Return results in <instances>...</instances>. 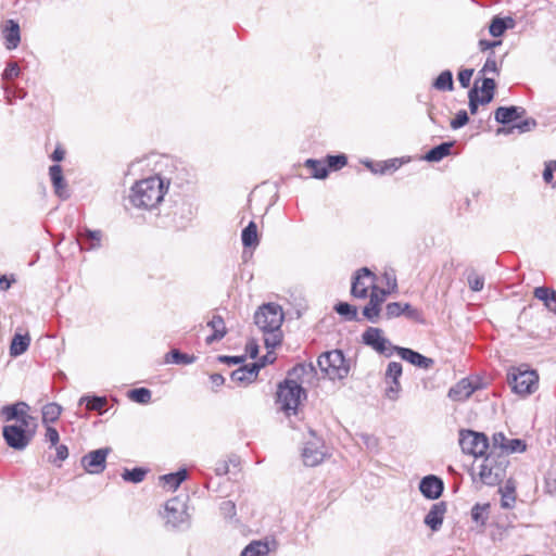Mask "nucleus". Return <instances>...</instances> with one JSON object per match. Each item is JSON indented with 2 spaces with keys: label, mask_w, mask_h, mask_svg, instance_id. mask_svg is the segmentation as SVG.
<instances>
[{
  "label": "nucleus",
  "mask_w": 556,
  "mask_h": 556,
  "mask_svg": "<svg viewBox=\"0 0 556 556\" xmlns=\"http://www.w3.org/2000/svg\"><path fill=\"white\" fill-rule=\"evenodd\" d=\"M403 372V366L399 362H390L386 370L387 381H400Z\"/></svg>",
  "instance_id": "obj_48"
},
{
  "label": "nucleus",
  "mask_w": 556,
  "mask_h": 556,
  "mask_svg": "<svg viewBox=\"0 0 556 556\" xmlns=\"http://www.w3.org/2000/svg\"><path fill=\"white\" fill-rule=\"evenodd\" d=\"M218 361L227 365H238L244 362V356L220 355L218 356Z\"/></svg>",
  "instance_id": "obj_64"
},
{
  "label": "nucleus",
  "mask_w": 556,
  "mask_h": 556,
  "mask_svg": "<svg viewBox=\"0 0 556 556\" xmlns=\"http://www.w3.org/2000/svg\"><path fill=\"white\" fill-rule=\"evenodd\" d=\"M506 441H507V438L505 437V434L503 432H496L493 434L492 437V444H490V452L488 454H495V455H500V452H502V450H504L505 445H506Z\"/></svg>",
  "instance_id": "obj_47"
},
{
  "label": "nucleus",
  "mask_w": 556,
  "mask_h": 556,
  "mask_svg": "<svg viewBox=\"0 0 556 556\" xmlns=\"http://www.w3.org/2000/svg\"><path fill=\"white\" fill-rule=\"evenodd\" d=\"M380 312H381V306L378 304L371 303L370 301L363 308L364 317L374 324L378 323Z\"/></svg>",
  "instance_id": "obj_46"
},
{
  "label": "nucleus",
  "mask_w": 556,
  "mask_h": 556,
  "mask_svg": "<svg viewBox=\"0 0 556 556\" xmlns=\"http://www.w3.org/2000/svg\"><path fill=\"white\" fill-rule=\"evenodd\" d=\"M516 486L513 480H507L504 488H500L502 494L501 506L505 509L511 508L516 502Z\"/></svg>",
  "instance_id": "obj_33"
},
{
  "label": "nucleus",
  "mask_w": 556,
  "mask_h": 556,
  "mask_svg": "<svg viewBox=\"0 0 556 556\" xmlns=\"http://www.w3.org/2000/svg\"><path fill=\"white\" fill-rule=\"evenodd\" d=\"M432 87L440 91H452L454 89L453 73L445 70L433 80Z\"/></svg>",
  "instance_id": "obj_34"
},
{
  "label": "nucleus",
  "mask_w": 556,
  "mask_h": 556,
  "mask_svg": "<svg viewBox=\"0 0 556 556\" xmlns=\"http://www.w3.org/2000/svg\"><path fill=\"white\" fill-rule=\"evenodd\" d=\"M46 440L50 442L51 446L56 445L59 443L60 435L54 427L47 426Z\"/></svg>",
  "instance_id": "obj_63"
},
{
  "label": "nucleus",
  "mask_w": 556,
  "mask_h": 556,
  "mask_svg": "<svg viewBox=\"0 0 556 556\" xmlns=\"http://www.w3.org/2000/svg\"><path fill=\"white\" fill-rule=\"evenodd\" d=\"M304 166L311 169L312 177L316 179H325L328 176V167L323 161L308 159L305 161Z\"/></svg>",
  "instance_id": "obj_35"
},
{
  "label": "nucleus",
  "mask_w": 556,
  "mask_h": 556,
  "mask_svg": "<svg viewBox=\"0 0 556 556\" xmlns=\"http://www.w3.org/2000/svg\"><path fill=\"white\" fill-rule=\"evenodd\" d=\"M317 364L320 370L331 380L343 379L350 371V365L341 350H332L320 354Z\"/></svg>",
  "instance_id": "obj_6"
},
{
  "label": "nucleus",
  "mask_w": 556,
  "mask_h": 556,
  "mask_svg": "<svg viewBox=\"0 0 556 556\" xmlns=\"http://www.w3.org/2000/svg\"><path fill=\"white\" fill-rule=\"evenodd\" d=\"M479 73L483 75L486 73H495L497 75L500 74V70L497 67L495 54L493 51L489 53V56L486 58L485 63Z\"/></svg>",
  "instance_id": "obj_51"
},
{
  "label": "nucleus",
  "mask_w": 556,
  "mask_h": 556,
  "mask_svg": "<svg viewBox=\"0 0 556 556\" xmlns=\"http://www.w3.org/2000/svg\"><path fill=\"white\" fill-rule=\"evenodd\" d=\"M534 298L542 301L544 306L556 314V292L547 287H536L533 291Z\"/></svg>",
  "instance_id": "obj_23"
},
{
  "label": "nucleus",
  "mask_w": 556,
  "mask_h": 556,
  "mask_svg": "<svg viewBox=\"0 0 556 556\" xmlns=\"http://www.w3.org/2000/svg\"><path fill=\"white\" fill-rule=\"evenodd\" d=\"M362 342L386 357H391L399 349L383 336V330L377 327H368L362 333Z\"/></svg>",
  "instance_id": "obj_10"
},
{
  "label": "nucleus",
  "mask_w": 556,
  "mask_h": 556,
  "mask_svg": "<svg viewBox=\"0 0 556 556\" xmlns=\"http://www.w3.org/2000/svg\"><path fill=\"white\" fill-rule=\"evenodd\" d=\"M538 123L534 118H526L517 122L508 127H502L497 129V134L509 135L517 130L519 134L528 132L536 127Z\"/></svg>",
  "instance_id": "obj_29"
},
{
  "label": "nucleus",
  "mask_w": 556,
  "mask_h": 556,
  "mask_svg": "<svg viewBox=\"0 0 556 556\" xmlns=\"http://www.w3.org/2000/svg\"><path fill=\"white\" fill-rule=\"evenodd\" d=\"M446 510L447 505L445 502H438L433 504L428 514L425 516V525L428 526L434 532L439 531L443 523Z\"/></svg>",
  "instance_id": "obj_19"
},
{
  "label": "nucleus",
  "mask_w": 556,
  "mask_h": 556,
  "mask_svg": "<svg viewBox=\"0 0 556 556\" xmlns=\"http://www.w3.org/2000/svg\"><path fill=\"white\" fill-rule=\"evenodd\" d=\"M147 473V469L135 467L132 469H125L122 473V478L127 482L139 483L144 479Z\"/></svg>",
  "instance_id": "obj_43"
},
{
  "label": "nucleus",
  "mask_w": 556,
  "mask_h": 556,
  "mask_svg": "<svg viewBox=\"0 0 556 556\" xmlns=\"http://www.w3.org/2000/svg\"><path fill=\"white\" fill-rule=\"evenodd\" d=\"M388 293L389 292L384 289H379L377 287H374V289L371 290V293L369 295V301L371 303H375V304H378L381 306V304L384 302Z\"/></svg>",
  "instance_id": "obj_56"
},
{
  "label": "nucleus",
  "mask_w": 556,
  "mask_h": 556,
  "mask_svg": "<svg viewBox=\"0 0 556 556\" xmlns=\"http://www.w3.org/2000/svg\"><path fill=\"white\" fill-rule=\"evenodd\" d=\"M270 552V546L268 541H252L248 544L240 556H267Z\"/></svg>",
  "instance_id": "obj_28"
},
{
  "label": "nucleus",
  "mask_w": 556,
  "mask_h": 556,
  "mask_svg": "<svg viewBox=\"0 0 556 556\" xmlns=\"http://www.w3.org/2000/svg\"><path fill=\"white\" fill-rule=\"evenodd\" d=\"M459 445L465 454L475 457L484 455L490 447L489 439L484 433L465 429L459 432Z\"/></svg>",
  "instance_id": "obj_9"
},
{
  "label": "nucleus",
  "mask_w": 556,
  "mask_h": 556,
  "mask_svg": "<svg viewBox=\"0 0 556 556\" xmlns=\"http://www.w3.org/2000/svg\"><path fill=\"white\" fill-rule=\"evenodd\" d=\"M86 404V408L88 410H96L100 415L104 413V407L108 403V400L105 396H98V395H84L79 400V404Z\"/></svg>",
  "instance_id": "obj_32"
},
{
  "label": "nucleus",
  "mask_w": 556,
  "mask_h": 556,
  "mask_svg": "<svg viewBox=\"0 0 556 556\" xmlns=\"http://www.w3.org/2000/svg\"><path fill=\"white\" fill-rule=\"evenodd\" d=\"M403 303L402 302H391L386 306V317L388 319L396 318L402 316L403 314Z\"/></svg>",
  "instance_id": "obj_53"
},
{
  "label": "nucleus",
  "mask_w": 556,
  "mask_h": 556,
  "mask_svg": "<svg viewBox=\"0 0 556 556\" xmlns=\"http://www.w3.org/2000/svg\"><path fill=\"white\" fill-rule=\"evenodd\" d=\"M163 519L168 529H180L188 525L187 505L184 500L173 497L165 503Z\"/></svg>",
  "instance_id": "obj_8"
},
{
  "label": "nucleus",
  "mask_w": 556,
  "mask_h": 556,
  "mask_svg": "<svg viewBox=\"0 0 556 556\" xmlns=\"http://www.w3.org/2000/svg\"><path fill=\"white\" fill-rule=\"evenodd\" d=\"M152 393L147 388H135L128 391V397L139 404H147L151 401Z\"/></svg>",
  "instance_id": "obj_40"
},
{
  "label": "nucleus",
  "mask_w": 556,
  "mask_h": 556,
  "mask_svg": "<svg viewBox=\"0 0 556 556\" xmlns=\"http://www.w3.org/2000/svg\"><path fill=\"white\" fill-rule=\"evenodd\" d=\"M2 34L5 39V47L8 50L17 48L21 41L20 25L14 20H7L2 26Z\"/></svg>",
  "instance_id": "obj_21"
},
{
  "label": "nucleus",
  "mask_w": 556,
  "mask_h": 556,
  "mask_svg": "<svg viewBox=\"0 0 556 556\" xmlns=\"http://www.w3.org/2000/svg\"><path fill=\"white\" fill-rule=\"evenodd\" d=\"M468 285L472 291L478 292L483 289L484 279L481 276L472 274L468 276Z\"/></svg>",
  "instance_id": "obj_60"
},
{
  "label": "nucleus",
  "mask_w": 556,
  "mask_h": 556,
  "mask_svg": "<svg viewBox=\"0 0 556 556\" xmlns=\"http://www.w3.org/2000/svg\"><path fill=\"white\" fill-rule=\"evenodd\" d=\"M55 447V457L49 458V460L58 467L62 466V463L68 457V447L65 444L53 445Z\"/></svg>",
  "instance_id": "obj_50"
},
{
  "label": "nucleus",
  "mask_w": 556,
  "mask_h": 556,
  "mask_svg": "<svg viewBox=\"0 0 556 556\" xmlns=\"http://www.w3.org/2000/svg\"><path fill=\"white\" fill-rule=\"evenodd\" d=\"M515 26V21L513 17H500L495 16L492 18L491 24L489 26V31L493 37L502 36L508 28H513Z\"/></svg>",
  "instance_id": "obj_26"
},
{
  "label": "nucleus",
  "mask_w": 556,
  "mask_h": 556,
  "mask_svg": "<svg viewBox=\"0 0 556 556\" xmlns=\"http://www.w3.org/2000/svg\"><path fill=\"white\" fill-rule=\"evenodd\" d=\"M188 472L186 469H180L176 472H170L162 476L160 479L165 488L175 491L187 479Z\"/></svg>",
  "instance_id": "obj_30"
},
{
  "label": "nucleus",
  "mask_w": 556,
  "mask_h": 556,
  "mask_svg": "<svg viewBox=\"0 0 556 556\" xmlns=\"http://www.w3.org/2000/svg\"><path fill=\"white\" fill-rule=\"evenodd\" d=\"M62 413V407L56 403H48L42 407V422L45 425L55 422Z\"/></svg>",
  "instance_id": "obj_38"
},
{
  "label": "nucleus",
  "mask_w": 556,
  "mask_h": 556,
  "mask_svg": "<svg viewBox=\"0 0 556 556\" xmlns=\"http://www.w3.org/2000/svg\"><path fill=\"white\" fill-rule=\"evenodd\" d=\"M481 388V382L478 378H463L455 386H453L447 393V396L455 402H463L470 397V395Z\"/></svg>",
  "instance_id": "obj_13"
},
{
  "label": "nucleus",
  "mask_w": 556,
  "mask_h": 556,
  "mask_svg": "<svg viewBox=\"0 0 556 556\" xmlns=\"http://www.w3.org/2000/svg\"><path fill=\"white\" fill-rule=\"evenodd\" d=\"M207 326L213 329V333L206 338V344L222 340L227 333L224 318L219 315H214Z\"/></svg>",
  "instance_id": "obj_24"
},
{
  "label": "nucleus",
  "mask_w": 556,
  "mask_h": 556,
  "mask_svg": "<svg viewBox=\"0 0 556 556\" xmlns=\"http://www.w3.org/2000/svg\"><path fill=\"white\" fill-rule=\"evenodd\" d=\"M507 381L515 393L528 395L536 390L539 376L535 370L514 367L507 374Z\"/></svg>",
  "instance_id": "obj_7"
},
{
  "label": "nucleus",
  "mask_w": 556,
  "mask_h": 556,
  "mask_svg": "<svg viewBox=\"0 0 556 556\" xmlns=\"http://www.w3.org/2000/svg\"><path fill=\"white\" fill-rule=\"evenodd\" d=\"M526 443L521 439H507L506 445L502 452H500V455H505L506 458H508V455L511 453H522L526 451Z\"/></svg>",
  "instance_id": "obj_42"
},
{
  "label": "nucleus",
  "mask_w": 556,
  "mask_h": 556,
  "mask_svg": "<svg viewBox=\"0 0 556 556\" xmlns=\"http://www.w3.org/2000/svg\"><path fill=\"white\" fill-rule=\"evenodd\" d=\"M363 443L370 451H376L379 446V440L372 434L364 433L361 435Z\"/></svg>",
  "instance_id": "obj_62"
},
{
  "label": "nucleus",
  "mask_w": 556,
  "mask_h": 556,
  "mask_svg": "<svg viewBox=\"0 0 556 556\" xmlns=\"http://www.w3.org/2000/svg\"><path fill=\"white\" fill-rule=\"evenodd\" d=\"M49 175L56 195L63 200L68 199L70 193L63 177L62 167L58 164L50 166Z\"/></svg>",
  "instance_id": "obj_22"
},
{
  "label": "nucleus",
  "mask_w": 556,
  "mask_h": 556,
  "mask_svg": "<svg viewBox=\"0 0 556 556\" xmlns=\"http://www.w3.org/2000/svg\"><path fill=\"white\" fill-rule=\"evenodd\" d=\"M376 276L367 267L358 269L353 277L351 294L354 298L366 299L368 296V290L374 289Z\"/></svg>",
  "instance_id": "obj_11"
},
{
  "label": "nucleus",
  "mask_w": 556,
  "mask_h": 556,
  "mask_svg": "<svg viewBox=\"0 0 556 556\" xmlns=\"http://www.w3.org/2000/svg\"><path fill=\"white\" fill-rule=\"evenodd\" d=\"M28 409L29 406L25 402H17L1 408V415L5 421H16V424L2 428L3 439L13 450H25L35 437L37 425L35 418L27 413Z\"/></svg>",
  "instance_id": "obj_1"
},
{
  "label": "nucleus",
  "mask_w": 556,
  "mask_h": 556,
  "mask_svg": "<svg viewBox=\"0 0 556 556\" xmlns=\"http://www.w3.org/2000/svg\"><path fill=\"white\" fill-rule=\"evenodd\" d=\"M229 464L236 465L237 464V458L232 457V458H229V460H225V459L218 460L215 464V467H214L215 473L217 476H225V475H227L229 472Z\"/></svg>",
  "instance_id": "obj_55"
},
{
  "label": "nucleus",
  "mask_w": 556,
  "mask_h": 556,
  "mask_svg": "<svg viewBox=\"0 0 556 556\" xmlns=\"http://www.w3.org/2000/svg\"><path fill=\"white\" fill-rule=\"evenodd\" d=\"M220 513L225 518H232L236 516V504L232 501H224L219 506Z\"/></svg>",
  "instance_id": "obj_58"
},
{
  "label": "nucleus",
  "mask_w": 556,
  "mask_h": 556,
  "mask_svg": "<svg viewBox=\"0 0 556 556\" xmlns=\"http://www.w3.org/2000/svg\"><path fill=\"white\" fill-rule=\"evenodd\" d=\"M283 312L276 303L263 304L254 314V323L264 333V343L267 349H275L282 341L281 325Z\"/></svg>",
  "instance_id": "obj_2"
},
{
  "label": "nucleus",
  "mask_w": 556,
  "mask_h": 556,
  "mask_svg": "<svg viewBox=\"0 0 556 556\" xmlns=\"http://www.w3.org/2000/svg\"><path fill=\"white\" fill-rule=\"evenodd\" d=\"M21 70L16 62H9L2 73L3 80H13L20 76Z\"/></svg>",
  "instance_id": "obj_52"
},
{
  "label": "nucleus",
  "mask_w": 556,
  "mask_h": 556,
  "mask_svg": "<svg viewBox=\"0 0 556 556\" xmlns=\"http://www.w3.org/2000/svg\"><path fill=\"white\" fill-rule=\"evenodd\" d=\"M473 74V68H465L459 71L457 78L463 88H468Z\"/></svg>",
  "instance_id": "obj_59"
},
{
  "label": "nucleus",
  "mask_w": 556,
  "mask_h": 556,
  "mask_svg": "<svg viewBox=\"0 0 556 556\" xmlns=\"http://www.w3.org/2000/svg\"><path fill=\"white\" fill-rule=\"evenodd\" d=\"M109 447L91 451L81 457V466L88 473L98 475L105 469Z\"/></svg>",
  "instance_id": "obj_12"
},
{
  "label": "nucleus",
  "mask_w": 556,
  "mask_h": 556,
  "mask_svg": "<svg viewBox=\"0 0 556 556\" xmlns=\"http://www.w3.org/2000/svg\"><path fill=\"white\" fill-rule=\"evenodd\" d=\"M29 343L28 334L15 333L10 345V355L13 357L22 355L27 351Z\"/></svg>",
  "instance_id": "obj_31"
},
{
  "label": "nucleus",
  "mask_w": 556,
  "mask_h": 556,
  "mask_svg": "<svg viewBox=\"0 0 556 556\" xmlns=\"http://www.w3.org/2000/svg\"><path fill=\"white\" fill-rule=\"evenodd\" d=\"M491 513L490 503H476L470 510V516L473 522H476L479 527L484 528Z\"/></svg>",
  "instance_id": "obj_25"
},
{
  "label": "nucleus",
  "mask_w": 556,
  "mask_h": 556,
  "mask_svg": "<svg viewBox=\"0 0 556 556\" xmlns=\"http://www.w3.org/2000/svg\"><path fill=\"white\" fill-rule=\"evenodd\" d=\"M276 403L279 409L287 416L296 414L302 397H306V391L295 380L287 378L278 384Z\"/></svg>",
  "instance_id": "obj_4"
},
{
  "label": "nucleus",
  "mask_w": 556,
  "mask_h": 556,
  "mask_svg": "<svg viewBox=\"0 0 556 556\" xmlns=\"http://www.w3.org/2000/svg\"><path fill=\"white\" fill-rule=\"evenodd\" d=\"M469 122L468 113L465 110H460L456 113L455 117L451 121V127L453 129H459Z\"/></svg>",
  "instance_id": "obj_54"
},
{
  "label": "nucleus",
  "mask_w": 556,
  "mask_h": 556,
  "mask_svg": "<svg viewBox=\"0 0 556 556\" xmlns=\"http://www.w3.org/2000/svg\"><path fill=\"white\" fill-rule=\"evenodd\" d=\"M323 447L324 446L318 439L306 442L302 451L304 464L311 467L319 465L325 458V452Z\"/></svg>",
  "instance_id": "obj_15"
},
{
  "label": "nucleus",
  "mask_w": 556,
  "mask_h": 556,
  "mask_svg": "<svg viewBox=\"0 0 556 556\" xmlns=\"http://www.w3.org/2000/svg\"><path fill=\"white\" fill-rule=\"evenodd\" d=\"M527 111L522 106L510 105V106H498L494 111V119L504 126L517 122L526 115Z\"/></svg>",
  "instance_id": "obj_16"
},
{
  "label": "nucleus",
  "mask_w": 556,
  "mask_h": 556,
  "mask_svg": "<svg viewBox=\"0 0 556 556\" xmlns=\"http://www.w3.org/2000/svg\"><path fill=\"white\" fill-rule=\"evenodd\" d=\"M403 161L401 159H390L382 161L383 175L394 173L401 167Z\"/></svg>",
  "instance_id": "obj_57"
},
{
  "label": "nucleus",
  "mask_w": 556,
  "mask_h": 556,
  "mask_svg": "<svg viewBox=\"0 0 556 556\" xmlns=\"http://www.w3.org/2000/svg\"><path fill=\"white\" fill-rule=\"evenodd\" d=\"M396 354L403 361H406L409 364H412L418 368H421V369H429L434 364V361L432 358H429L409 348L399 346V349H396Z\"/></svg>",
  "instance_id": "obj_17"
},
{
  "label": "nucleus",
  "mask_w": 556,
  "mask_h": 556,
  "mask_svg": "<svg viewBox=\"0 0 556 556\" xmlns=\"http://www.w3.org/2000/svg\"><path fill=\"white\" fill-rule=\"evenodd\" d=\"M348 163V157L344 154L337 155H328L326 166L329 169L338 170L345 166Z\"/></svg>",
  "instance_id": "obj_49"
},
{
  "label": "nucleus",
  "mask_w": 556,
  "mask_h": 556,
  "mask_svg": "<svg viewBox=\"0 0 556 556\" xmlns=\"http://www.w3.org/2000/svg\"><path fill=\"white\" fill-rule=\"evenodd\" d=\"M389 387L386 389V396L390 400H396L401 391L400 381H387Z\"/></svg>",
  "instance_id": "obj_61"
},
{
  "label": "nucleus",
  "mask_w": 556,
  "mask_h": 556,
  "mask_svg": "<svg viewBox=\"0 0 556 556\" xmlns=\"http://www.w3.org/2000/svg\"><path fill=\"white\" fill-rule=\"evenodd\" d=\"M334 311L339 315L343 316L346 320L357 319V308L348 302H339L336 304Z\"/></svg>",
  "instance_id": "obj_44"
},
{
  "label": "nucleus",
  "mask_w": 556,
  "mask_h": 556,
  "mask_svg": "<svg viewBox=\"0 0 556 556\" xmlns=\"http://www.w3.org/2000/svg\"><path fill=\"white\" fill-rule=\"evenodd\" d=\"M262 367H264V363H251L240 366L230 374V378L237 383H250L256 379Z\"/></svg>",
  "instance_id": "obj_18"
},
{
  "label": "nucleus",
  "mask_w": 556,
  "mask_h": 556,
  "mask_svg": "<svg viewBox=\"0 0 556 556\" xmlns=\"http://www.w3.org/2000/svg\"><path fill=\"white\" fill-rule=\"evenodd\" d=\"M168 188L159 175L137 181L130 189L129 201L137 208L152 210L160 204Z\"/></svg>",
  "instance_id": "obj_3"
},
{
  "label": "nucleus",
  "mask_w": 556,
  "mask_h": 556,
  "mask_svg": "<svg viewBox=\"0 0 556 556\" xmlns=\"http://www.w3.org/2000/svg\"><path fill=\"white\" fill-rule=\"evenodd\" d=\"M468 99L469 111L471 114H477L480 104L484 105L489 103L482 100V98L480 97L478 81H476L473 87L469 90Z\"/></svg>",
  "instance_id": "obj_39"
},
{
  "label": "nucleus",
  "mask_w": 556,
  "mask_h": 556,
  "mask_svg": "<svg viewBox=\"0 0 556 556\" xmlns=\"http://www.w3.org/2000/svg\"><path fill=\"white\" fill-rule=\"evenodd\" d=\"M419 491L426 498L437 500L444 491V482L434 475L426 476L420 480Z\"/></svg>",
  "instance_id": "obj_14"
},
{
  "label": "nucleus",
  "mask_w": 556,
  "mask_h": 556,
  "mask_svg": "<svg viewBox=\"0 0 556 556\" xmlns=\"http://www.w3.org/2000/svg\"><path fill=\"white\" fill-rule=\"evenodd\" d=\"M242 244L245 248L258 244L257 226L254 222H250L241 233Z\"/></svg>",
  "instance_id": "obj_36"
},
{
  "label": "nucleus",
  "mask_w": 556,
  "mask_h": 556,
  "mask_svg": "<svg viewBox=\"0 0 556 556\" xmlns=\"http://www.w3.org/2000/svg\"><path fill=\"white\" fill-rule=\"evenodd\" d=\"M102 232L101 230H90L85 228L79 232L77 242L80 250H96L101 245Z\"/></svg>",
  "instance_id": "obj_20"
},
{
  "label": "nucleus",
  "mask_w": 556,
  "mask_h": 556,
  "mask_svg": "<svg viewBox=\"0 0 556 556\" xmlns=\"http://www.w3.org/2000/svg\"><path fill=\"white\" fill-rule=\"evenodd\" d=\"M403 314L407 319L413 320L418 324H425V318L422 312L409 303H403Z\"/></svg>",
  "instance_id": "obj_45"
},
{
  "label": "nucleus",
  "mask_w": 556,
  "mask_h": 556,
  "mask_svg": "<svg viewBox=\"0 0 556 556\" xmlns=\"http://www.w3.org/2000/svg\"><path fill=\"white\" fill-rule=\"evenodd\" d=\"M495 88V80L493 78L484 77L482 79L481 87H479V92H482V96H480L482 100L490 103L494 98Z\"/></svg>",
  "instance_id": "obj_41"
},
{
  "label": "nucleus",
  "mask_w": 556,
  "mask_h": 556,
  "mask_svg": "<svg viewBox=\"0 0 556 556\" xmlns=\"http://www.w3.org/2000/svg\"><path fill=\"white\" fill-rule=\"evenodd\" d=\"M453 141L442 142L431 148L425 155V160L428 162H440L445 156L450 155L451 149L453 148Z\"/></svg>",
  "instance_id": "obj_27"
},
{
  "label": "nucleus",
  "mask_w": 556,
  "mask_h": 556,
  "mask_svg": "<svg viewBox=\"0 0 556 556\" xmlns=\"http://www.w3.org/2000/svg\"><path fill=\"white\" fill-rule=\"evenodd\" d=\"M509 464L505 455L486 454L478 472L482 484L494 486L500 484L506 477V469Z\"/></svg>",
  "instance_id": "obj_5"
},
{
  "label": "nucleus",
  "mask_w": 556,
  "mask_h": 556,
  "mask_svg": "<svg viewBox=\"0 0 556 556\" xmlns=\"http://www.w3.org/2000/svg\"><path fill=\"white\" fill-rule=\"evenodd\" d=\"M195 359L194 355L182 353L177 349H173L165 355V363L189 365L194 363Z\"/></svg>",
  "instance_id": "obj_37"
}]
</instances>
